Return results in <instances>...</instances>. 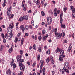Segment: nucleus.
<instances>
[{"label":"nucleus","mask_w":75,"mask_h":75,"mask_svg":"<svg viewBox=\"0 0 75 75\" xmlns=\"http://www.w3.org/2000/svg\"><path fill=\"white\" fill-rule=\"evenodd\" d=\"M65 71L66 73H67V74H69V70H68V69H66V68Z\"/></svg>","instance_id":"43"},{"label":"nucleus","mask_w":75,"mask_h":75,"mask_svg":"<svg viewBox=\"0 0 75 75\" xmlns=\"http://www.w3.org/2000/svg\"><path fill=\"white\" fill-rule=\"evenodd\" d=\"M57 28H55L54 29V31H55V34L56 35V37L58 38H60L61 37V36L62 35V33H60L59 32L58 33L57 32Z\"/></svg>","instance_id":"2"},{"label":"nucleus","mask_w":75,"mask_h":75,"mask_svg":"<svg viewBox=\"0 0 75 75\" xmlns=\"http://www.w3.org/2000/svg\"><path fill=\"white\" fill-rule=\"evenodd\" d=\"M6 6V4L3 3L2 4V6L3 7H4Z\"/></svg>","instance_id":"39"},{"label":"nucleus","mask_w":75,"mask_h":75,"mask_svg":"<svg viewBox=\"0 0 75 75\" xmlns=\"http://www.w3.org/2000/svg\"><path fill=\"white\" fill-rule=\"evenodd\" d=\"M71 49H72V46H69L68 48V50H67L68 52H70V51H71Z\"/></svg>","instance_id":"16"},{"label":"nucleus","mask_w":75,"mask_h":75,"mask_svg":"<svg viewBox=\"0 0 75 75\" xmlns=\"http://www.w3.org/2000/svg\"><path fill=\"white\" fill-rule=\"evenodd\" d=\"M8 11H11V7L8 8H7Z\"/></svg>","instance_id":"27"},{"label":"nucleus","mask_w":75,"mask_h":75,"mask_svg":"<svg viewBox=\"0 0 75 75\" xmlns=\"http://www.w3.org/2000/svg\"><path fill=\"white\" fill-rule=\"evenodd\" d=\"M27 64L28 65H30V62H27Z\"/></svg>","instance_id":"58"},{"label":"nucleus","mask_w":75,"mask_h":75,"mask_svg":"<svg viewBox=\"0 0 75 75\" xmlns=\"http://www.w3.org/2000/svg\"><path fill=\"white\" fill-rule=\"evenodd\" d=\"M54 31V28H53L52 29L50 32V34H52V33H53Z\"/></svg>","instance_id":"33"},{"label":"nucleus","mask_w":75,"mask_h":75,"mask_svg":"<svg viewBox=\"0 0 75 75\" xmlns=\"http://www.w3.org/2000/svg\"><path fill=\"white\" fill-rule=\"evenodd\" d=\"M52 21V18L51 17H48L47 18V25H50L51 24Z\"/></svg>","instance_id":"3"},{"label":"nucleus","mask_w":75,"mask_h":75,"mask_svg":"<svg viewBox=\"0 0 75 75\" xmlns=\"http://www.w3.org/2000/svg\"><path fill=\"white\" fill-rule=\"evenodd\" d=\"M40 4V1L38 0V1L36 2V4L37 5H38L39 4Z\"/></svg>","instance_id":"37"},{"label":"nucleus","mask_w":75,"mask_h":75,"mask_svg":"<svg viewBox=\"0 0 75 75\" xmlns=\"http://www.w3.org/2000/svg\"><path fill=\"white\" fill-rule=\"evenodd\" d=\"M24 38H22L21 40V45H23V44L24 43Z\"/></svg>","instance_id":"18"},{"label":"nucleus","mask_w":75,"mask_h":75,"mask_svg":"<svg viewBox=\"0 0 75 75\" xmlns=\"http://www.w3.org/2000/svg\"><path fill=\"white\" fill-rule=\"evenodd\" d=\"M45 33H46L45 30H43L42 31V35H44V34H45Z\"/></svg>","instance_id":"25"},{"label":"nucleus","mask_w":75,"mask_h":75,"mask_svg":"<svg viewBox=\"0 0 75 75\" xmlns=\"http://www.w3.org/2000/svg\"><path fill=\"white\" fill-rule=\"evenodd\" d=\"M12 51H13V49H12V47H11L9 50V52L10 54V53H11V52H12Z\"/></svg>","instance_id":"26"},{"label":"nucleus","mask_w":75,"mask_h":75,"mask_svg":"<svg viewBox=\"0 0 75 75\" xmlns=\"http://www.w3.org/2000/svg\"><path fill=\"white\" fill-rule=\"evenodd\" d=\"M65 70H66V68L65 67H63V69L62 70V74H64Z\"/></svg>","instance_id":"17"},{"label":"nucleus","mask_w":75,"mask_h":75,"mask_svg":"<svg viewBox=\"0 0 75 75\" xmlns=\"http://www.w3.org/2000/svg\"><path fill=\"white\" fill-rule=\"evenodd\" d=\"M3 42L4 43H6V39H4L3 40Z\"/></svg>","instance_id":"60"},{"label":"nucleus","mask_w":75,"mask_h":75,"mask_svg":"<svg viewBox=\"0 0 75 75\" xmlns=\"http://www.w3.org/2000/svg\"><path fill=\"white\" fill-rule=\"evenodd\" d=\"M71 10H72L74 9H75V8H74V7L72 6H71Z\"/></svg>","instance_id":"45"},{"label":"nucleus","mask_w":75,"mask_h":75,"mask_svg":"<svg viewBox=\"0 0 75 75\" xmlns=\"http://www.w3.org/2000/svg\"><path fill=\"white\" fill-rule=\"evenodd\" d=\"M23 50H21L20 51V53L21 55H22V54H23Z\"/></svg>","instance_id":"54"},{"label":"nucleus","mask_w":75,"mask_h":75,"mask_svg":"<svg viewBox=\"0 0 75 75\" xmlns=\"http://www.w3.org/2000/svg\"><path fill=\"white\" fill-rule=\"evenodd\" d=\"M25 28L26 29L28 30V25H26Z\"/></svg>","instance_id":"59"},{"label":"nucleus","mask_w":75,"mask_h":75,"mask_svg":"<svg viewBox=\"0 0 75 75\" xmlns=\"http://www.w3.org/2000/svg\"><path fill=\"white\" fill-rule=\"evenodd\" d=\"M64 50H62L61 51V52H60V56H63L64 55Z\"/></svg>","instance_id":"22"},{"label":"nucleus","mask_w":75,"mask_h":75,"mask_svg":"<svg viewBox=\"0 0 75 75\" xmlns=\"http://www.w3.org/2000/svg\"><path fill=\"white\" fill-rule=\"evenodd\" d=\"M2 64H4V59H2Z\"/></svg>","instance_id":"50"},{"label":"nucleus","mask_w":75,"mask_h":75,"mask_svg":"<svg viewBox=\"0 0 75 75\" xmlns=\"http://www.w3.org/2000/svg\"><path fill=\"white\" fill-rule=\"evenodd\" d=\"M6 75H10L11 74V71L10 70V69H9L7 71H6Z\"/></svg>","instance_id":"8"},{"label":"nucleus","mask_w":75,"mask_h":75,"mask_svg":"<svg viewBox=\"0 0 75 75\" xmlns=\"http://www.w3.org/2000/svg\"><path fill=\"white\" fill-rule=\"evenodd\" d=\"M61 51V50L60 49L58 48L57 47V49L55 51V52L56 53H57V52H59Z\"/></svg>","instance_id":"19"},{"label":"nucleus","mask_w":75,"mask_h":75,"mask_svg":"<svg viewBox=\"0 0 75 75\" xmlns=\"http://www.w3.org/2000/svg\"><path fill=\"white\" fill-rule=\"evenodd\" d=\"M48 37V35L46 34V36H44L43 38V41H45L46 40V38Z\"/></svg>","instance_id":"15"},{"label":"nucleus","mask_w":75,"mask_h":75,"mask_svg":"<svg viewBox=\"0 0 75 75\" xmlns=\"http://www.w3.org/2000/svg\"><path fill=\"white\" fill-rule=\"evenodd\" d=\"M24 59H21L20 60V61L19 62V66H20V65H22V62H24Z\"/></svg>","instance_id":"11"},{"label":"nucleus","mask_w":75,"mask_h":75,"mask_svg":"<svg viewBox=\"0 0 75 75\" xmlns=\"http://www.w3.org/2000/svg\"><path fill=\"white\" fill-rule=\"evenodd\" d=\"M45 75V71H43V75Z\"/></svg>","instance_id":"64"},{"label":"nucleus","mask_w":75,"mask_h":75,"mask_svg":"<svg viewBox=\"0 0 75 75\" xmlns=\"http://www.w3.org/2000/svg\"><path fill=\"white\" fill-rule=\"evenodd\" d=\"M71 10H72V18H75V9H74Z\"/></svg>","instance_id":"10"},{"label":"nucleus","mask_w":75,"mask_h":75,"mask_svg":"<svg viewBox=\"0 0 75 75\" xmlns=\"http://www.w3.org/2000/svg\"><path fill=\"white\" fill-rule=\"evenodd\" d=\"M37 12V11H35L33 13V15H35V13Z\"/></svg>","instance_id":"53"},{"label":"nucleus","mask_w":75,"mask_h":75,"mask_svg":"<svg viewBox=\"0 0 75 75\" xmlns=\"http://www.w3.org/2000/svg\"><path fill=\"white\" fill-rule=\"evenodd\" d=\"M20 66V70L24 71V69H25V66L24 65H23V64Z\"/></svg>","instance_id":"9"},{"label":"nucleus","mask_w":75,"mask_h":75,"mask_svg":"<svg viewBox=\"0 0 75 75\" xmlns=\"http://www.w3.org/2000/svg\"><path fill=\"white\" fill-rule=\"evenodd\" d=\"M7 33L9 34H11V33H12V31L8 30H7Z\"/></svg>","instance_id":"32"},{"label":"nucleus","mask_w":75,"mask_h":75,"mask_svg":"<svg viewBox=\"0 0 75 75\" xmlns=\"http://www.w3.org/2000/svg\"><path fill=\"white\" fill-rule=\"evenodd\" d=\"M5 38L6 39H7L8 38V34H5Z\"/></svg>","instance_id":"35"},{"label":"nucleus","mask_w":75,"mask_h":75,"mask_svg":"<svg viewBox=\"0 0 75 75\" xmlns=\"http://www.w3.org/2000/svg\"><path fill=\"white\" fill-rule=\"evenodd\" d=\"M63 16V13H62L60 16V23L61 24V27L62 28H65V25L62 24L63 19H62V16Z\"/></svg>","instance_id":"1"},{"label":"nucleus","mask_w":75,"mask_h":75,"mask_svg":"<svg viewBox=\"0 0 75 75\" xmlns=\"http://www.w3.org/2000/svg\"><path fill=\"white\" fill-rule=\"evenodd\" d=\"M13 67L14 68H16V64L14 63L13 64Z\"/></svg>","instance_id":"49"},{"label":"nucleus","mask_w":75,"mask_h":75,"mask_svg":"<svg viewBox=\"0 0 75 75\" xmlns=\"http://www.w3.org/2000/svg\"><path fill=\"white\" fill-rule=\"evenodd\" d=\"M3 3L6 4L7 3V1L6 0H4Z\"/></svg>","instance_id":"56"},{"label":"nucleus","mask_w":75,"mask_h":75,"mask_svg":"<svg viewBox=\"0 0 75 75\" xmlns=\"http://www.w3.org/2000/svg\"><path fill=\"white\" fill-rule=\"evenodd\" d=\"M9 37L10 38H12L13 37V34L11 33V34H10L9 35Z\"/></svg>","instance_id":"44"},{"label":"nucleus","mask_w":75,"mask_h":75,"mask_svg":"<svg viewBox=\"0 0 75 75\" xmlns=\"http://www.w3.org/2000/svg\"><path fill=\"white\" fill-rule=\"evenodd\" d=\"M23 18H24L25 20H28V16L27 15L25 16H23Z\"/></svg>","instance_id":"24"},{"label":"nucleus","mask_w":75,"mask_h":75,"mask_svg":"<svg viewBox=\"0 0 75 75\" xmlns=\"http://www.w3.org/2000/svg\"><path fill=\"white\" fill-rule=\"evenodd\" d=\"M38 38L39 40L40 41H41V38H42V37H41V36H39L38 37Z\"/></svg>","instance_id":"36"},{"label":"nucleus","mask_w":75,"mask_h":75,"mask_svg":"<svg viewBox=\"0 0 75 75\" xmlns=\"http://www.w3.org/2000/svg\"><path fill=\"white\" fill-rule=\"evenodd\" d=\"M17 41H18V38H16L14 40V42L15 43L17 42Z\"/></svg>","instance_id":"30"},{"label":"nucleus","mask_w":75,"mask_h":75,"mask_svg":"<svg viewBox=\"0 0 75 75\" xmlns=\"http://www.w3.org/2000/svg\"><path fill=\"white\" fill-rule=\"evenodd\" d=\"M41 14L42 16H45V13H44V12L43 11H42L41 12Z\"/></svg>","instance_id":"34"},{"label":"nucleus","mask_w":75,"mask_h":75,"mask_svg":"<svg viewBox=\"0 0 75 75\" xmlns=\"http://www.w3.org/2000/svg\"><path fill=\"white\" fill-rule=\"evenodd\" d=\"M21 38H18V41H20V40H21Z\"/></svg>","instance_id":"51"},{"label":"nucleus","mask_w":75,"mask_h":75,"mask_svg":"<svg viewBox=\"0 0 75 75\" xmlns=\"http://www.w3.org/2000/svg\"><path fill=\"white\" fill-rule=\"evenodd\" d=\"M65 57V55H63V56H59V58L60 61H62L64 60V58Z\"/></svg>","instance_id":"7"},{"label":"nucleus","mask_w":75,"mask_h":75,"mask_svg":"<svg viewBox=\"0 0 75 75\" xmlns=\"http://www.w3.org/2000/svg\"><path fill=\"white\" fill-rule=\"evenodd\" d=\"M20 29L21 30H22L23 32L25 30V28H24V25H21L20 26Z\"/></svg>","instance_id":"13"},{"label":"nucleus","mask_w":75,"mask_h":75,"mask_svg":"<svg viewBox=\"0 0 75 75\" xmlns=\"http://www.w3.org/2000/svg\"><path fill=\"white\" fill-rule=\"evenodd\" d=\"M23 20H24V18L23 17L21 16L20 17L19 21L21 22V21H23Z\"/></svg>","instance_id":"20"},{"label":"nucleus","mask_w":75,"mask_h":75,"mask_svg":"<svg viewBox=\"0 0 75 75\" xmlns=\"http://www.w3.org/2000/svg\"><path fill=\"white\" fill-rule=\"evenodd\" d=\"M40 55L39 54L38 56V60L39 61V60H40Z\"/></svg>","instance_id":"38"},{"label":"nucleus","mask_w":75,"mask_h":75,"mask_svg":"<svg viewBox=\"0 0 75 75\" xmlns=\"http://www.w3.org/2000/svg\"><path fill=\"white\" fill-rule=\"evenodd\" d=\"M44 60H40V63H39V65H41L40 68V69H41L42 68V67L44 66Z\"/></svg>","instance_id":"6"},{"label":"nucleus","mask_w":75,"mask_h":75,"mask_svg":"<svg viewBox=\"0 0 75 75\" xmlns=\"http://www.w3.org/2000/svg\"><path fill=\"white\" fill-rule=\"evenodd\" d=\"M1 35L2 37L4 39V34L3 33H2L1 34Z\"/></svg>","instance_id":"41"},{"label":"nucleus","mask_w":75,"mask_h":75,"mask_svg":"<svg viewBox=\"0 0 75 75\" xmlns=\"http://www.w3.org/2000/svg\"><path fill=\"white\" fill-rule=\"evenodd\" d=\"M25 1H22V4H25Z\"/></svg>","instance_id":"46"},{"label":"nucleus","mask_w":75,"mask_h":75,"mask_svg":"<svg viewBox=\"0 0 75 75\" xmlns=\"http://www.w3.org/2000/svg\"><path fill=\"white\" fill-rule=\"evenodd\" d=\"M54 59H52V61H51L52 64H54V63H55V62L54 61Z\"/></svg>","instance_id":"42"},{"label":"nucleus","mask_w":75,"mask_h":75,"mask_svg":"<svg viewBox=\"0 0 75 75\" xmlns=\"http://www.w3.org/2000/svg\"><path fill=\"white\" fill-rule=\"evenodd\" d=\"M41 49L42 47L40 46H39L38 47V51L39 52H41Z\"/></svg>","instance_id":"21"},{"label":"nucleus","mask_w":75,"mask_h":75,"mask_svg":"<svg viewBox=\"0 0 75 75\" xmlns=\"http://www.w3.org/2000/svg\"><path fill=\"white\" fill-rule=\"evenodd\" d=\"M21 33H19L17 35V37H20V36L21 35Z\"/></svg>","instance_id":"40"},{"label":"nucleus","mask_w":75,"mask_h":75,"mask_svg":"<svg viewBox=\"0 0 75 75\" xmlns=\"http://www.w3.org/2000/svg\"><path fill=\"white\" fill-rule=\"evenodd\" d=\"M7 15L9 16V18H13V17H14V15L13 14L11 15V11H7Z\"/></svg>","instance_id":"4"},{"label":"nucleus","mask_w":75,"mask_h":75,"mask_svg":"<svg viewBox=\"0 0 75 75\" xmlns=\"http://www.w3.org/2000/svg\"><path fill=\"white\" fill-rule=\"evenodd\" d=\"M65 33H64V32H63V36H62L63 37H65Z\"/></svg>","instance_id":"63"},{"label":"nucleus","mask_w":75,"mask_h":75,"mask_svg":"<svg viewBox=\"0 0 75 75\" xmlns=\"http://www.w3.org/2000/svg\"><path fill=\"white\" fill-rule=\"evenodd\" d=\"M27 4H22V7H23V10H24V11H26L27 10Z\"/></svg>","instance_id":"5"},{"label":"nucleus","mask_w":75,"mask_h":75,"mask_svg":"<svg viewBox=\"0 0 75 75\" xmlns=\"http://www.w3.org/2000/svg\"><path fill=\"white\" fill-rule=\"evenodd\" d=\"M36 47V46L35 45V44H34V45L33 46L32 48L35 49V50H36V49H35Z\"/></svg>","instance_id":"29"},{"label":"nucleus","mask_w":75,"mask_h":75,"mask_svg":"<svg viewBox=\"0 0 75 75\" xmlns=\"http://www.w3.org/2000/svg\"><path fill=\"white\" fill-rule=\"evenodd\" d=\"M68 64H69V63L68 62H66L64 64V67L66 68H67L68 67Z\"/></svg>","instance_id":"14"},{"label":"nucleus","mask_w":75,"mask_h":75,"mask_svg":"<svg viewBox=\"0 0 75 75\" xmlns=\"http://www.w3.org/2000/svg\"><path fill=\"white\" fill-rule=\"evenodd\" d=\"M12 28H13V26L11 25H10L9 27L8 28L7 30H8V31H12Z\"/></svg>","instance_id":"12"},{"label":"nucleus","mask_w":75,"mask_h":75,"mask_svg":"<svg viewBox=\"0 0 75 75\" xmlns=\"http://www.w3.org/2000/svg\"><path fill=\"white\" fill-rule=\"evenodd\" d=\"M13 64H14V63H13V62H11L10 65L11 66L13 65Z\"/></svg>","instance_id":"61"},{"label":"nucleus","mask_w":75,"mask_h":75,"mask_svg":"<svg viewBox=\"0 0 75 75\" xmlns=\"http://www.w3.org/2000/svg\"><path fill=\"white\" fill-rule=\"evenodd\" d=\"M17 60L18 62H20V59H19V58H17Z\"/></svg>","instance_id":"47"},{"label":"nucleus","mask_w":75,"mask_h":75,"mask_svg":"<svg viewBox=\"0 0 75 75\" xmlns=\"http://www.w3.org/2000/svg\"><path fill=\"white\" fill-rule=\"evenodd\" d=\"M64 11V12H66V11L67 10V8L65 7V6H64L63 8Z\"/></svg>","instance_id":"23"},{"label":"nucleus","mask_w":75,"mask_h":75,"mask_svg":"<svg viewBox=\"0 0 75 75\" xmlns=\"http://www.w3.org/2000/svg\"><path fill=\"white\" fill-rule=\"evenodd\" d=\"M54 74H55V71H52V75H54Z\"/></svg>","instance_id":"57"},{"label":"nucleus","mask_w":75,"mask_h":75,"mask_svg":"<svg viewBox=\"0 0 75 75\" xmlns=\"http://www.w3.org/2000/svg\"><path fill=\"white\" fill-rule=\"evenodd\" d=\"M46 54H50V52L49 51H46Z\"/></svg>","instance_id":"52"},{"label":"nucleus","mask_w":75,"mask_h":75,"mask_svg":"<svg viewBox=\"0 0 75 75\" xmlns=\"http://www.w3.org/2000/svg\"><path fill=\"white\" fill-rule=\"evenodd\" d=\"M50 61V59H49V57H48L47 58L46 60V63H48Z\"/></svg>","instance_id":"31"},{"label":"nucleus","mask_w":75,"mask_h":75,"mask_svg":"<svg viewBox=\"0 0 75 75\" xmlns=\"http://www.w3.org/2000/svg\"><path fill=\"white\" fill-rule=\"evenodd\" d=\"M53 58V57L52 56H50V60H52V59H52Z\"/></svg>","instance_id":"55"},{"label":"nucleus","mask_w":75,"mask_h":75,"mask_svg":"<svg viewBox=\"0 0 75 75\" xmlns=\"http://www.w3.org/2000/svg\"><path fill=\"white\" fill-rule=\"evenodd\" d=\"M13 7H14L15 6H16V2H14L13 4Z\"/></svg>","instance_id":"62"},{"label":"nucleus","mask_w":75,"mask_h":75,"mask_svg":"<svg viewBox=\"0 0 75 75\" xmlns=\"http://www.w3.org/2000/svg\"><path fill=\"white\" fill-rule=\"evenodd\" d=\"M4 47V46L3 45H2L0 48V51H3V48Z\"/></svg>","instance_id":"28"},{"label":"nucleus","mask_w":75,"mask_h":75,"mask_svg":"<svg viewBox=\"0 0 75 75\" xmlns=\"http://www.w3.org/2000/svg\"><path fill=\"white\" fill-rule=\"evenodd\" d=\"M22 74H23V71H21L20 73H19L18 74V75H22Z\"/></svg>","instance_id":"48"}]
</instances>
